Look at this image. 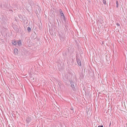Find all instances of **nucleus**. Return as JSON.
Instances as JSON below:
<instances>
[{
    "label": "nucleus",
    "instance_id": "nucleus-1",
    "mask_svg": "<svg viewBox=\"0 0 127 127\" xmlns=\"http://www.w3.org/2000/svg\"><path fill=\"white\" fill-rule=\"evenodd\" d=\"M17 44L19 46H21L22 45L21 41L20 40L17 41Z\"/></svg>",
    "mask_w": 127,
    "mask_h": 127
},
{
    "label": "nucleus",
    "instance_id": "nucleus-2",
    "mask_svg": "<svg viewBox=\"0 0 127 127\" xmlns=\"http://www.w3.org/2000/svg\"><path fill=\"white\" fill-rule=\"evenodd\" d=\"M31 121V119L29 118H27L26 119V122L28 123H29Z\"/></svg>",
    "mask_w": 127,
    "mask_h": 127
},
{
    "label": "nucleus",
    "instance_id": "nucleus-11",
    "mask_svg": "<svg viewBox=\"0 0 127 127\" xmlns=\"http://www.w3.org/2000/svg\"><path fill=\"white\" fill-rule=\"evenodd\" d=\"M59 11L61 14L63 13L62 12V11L61 9H60L59 10Z\"/></svg>",
    "mask_w": 127,
    "mask_h": 127
},
{
    "label": "nucleus",
    "instance_id": "nucleus-5",
    "mask_svg": "<svg viewBox=\"0 0 127 127\" xmlns=\"http://www.w3.org/2000/svg\"><path fill=\"white\" fill-rule=\"evenodd\" d=\"M12 44L14 45H16L17 44V41H13Z\"/></svg>",
    "mask_w": 127,
    "mask_h": 127
},
{
    "label": "nucleus",
    "instance_id": "nucleus-3",
    "mask_svg": "<svg viewBox=\"0 0 127 127\" xmlns=\"http://www.w3.org/2000/svg\"><path fill=\"white\" fill-rule=\"evenodd\" d=\"M18 51V50L17 48H15L14 49V53L15 54H17Z\"/></svg>",
    "mask_w": 127,
    "mask_h": 127
},
{
    "label": "nucleus",
    "instance_id": "nucleus-7",
    "mask_svg": "<svg viewBox=\"0 0 127 127\" xmlns=\"http://www.w3.org/2000/svg\"><path fill=\"white\" fill-rule=\"evenodd\" d=\"M61 16L62 17H63L64 18V14L63 13L61 14Z\"/></svg>",
    "mask_w": 127,
    "mask_h": 127
},
{
    "label": "nucleus",
    "instance_id": "nucleus-8",
    "mask_svg": "<svg viewBox=\"0 0 127 127\" xmlns=\"http://www.w3.org/2000/svg\"><path fill=\"white\" fill-rule=\"evenodd\" d=\"M77 61L78 64H81L80 61L79 59H77Z\"/></svg>",
    "mask_w": 127,
    "mask_h": 127
},
{
    "label": "nucleus",
    "instance_id": "nucleus-4",
    "mask_svg": "<svg viewBox=\"0 0 127 127\" xmlns=\"http://www.w3.org/2000/svg\"><path fill=\"white\" fill-rule=\"evenodd\" d=\"M70 82L71 85V86L72 88L73 89H74L75 88V86L73 84V82H71V81H70Z\"/></svg>",
    "mask_w": 127,
    "mask_h": 127
},
{
    "label": "nucleus",
    "instance_id": "nucleus-10",
    "mask_svg": "<svg viewBox=\"0 0 127 127\" xmlns=\"http://www.w3.org/2000/svg\"><path fill=\"white\" fill-rule=\"evenodd\" d=\"M103 3L105 5H106V1L105 0H103Z\"/></svg>",
    "mask_w": 127,
    "mask_h": 127
},
{
    "label": "nucleus",
    "instance_id": "nucleus-12",
    "mask_svg": "<svg viewBox=\"0 0 127 127\" xmlns=\"http://www.w3.org/2000/svg\"><path fill=\"white\" fill-rule=\"evenodd\" d=\"M98 127H103V126L102 125L99 126H98Z\"/></svg>",
    "mask_w": 127,
    "mask_h": 127
},
{
    "label": "nucleus",
    "instance_id": "nucleus-9",
    "mask_svg": "<svg viewBox=\"0 0 127 127\" xmlns=\"http://www.w3.org/2000/svg\"><path fill=\"white\" fill-rule=\"evenodd\" d=\"M27 30H28V31L29 32H30L31 30V28L29 27H28V28Z\"/></svg>",
    "mask_w": 127,
    "mask_h": 127
},
{
    "label": "nucleus",
    "instance_id": "nucleus-14",
    "mask_svg": "<svg viewBox=\"0 0 127 127\" xmlns=\"http://www.w3.org/2000/svg\"><path fill=\"white\" fill-rule=\"evenodd\" d=\"M79 66H81V64H78Z\"/></svg>",
    "mask_w": 127,
    "mask_h": 127
},
{
    "label": "nucleus",
    "instance_id": "nucleus-6",
    "mask_svg": "<svg viewBox=\"0 0 127 127\" xmlns=\"http://www.w3.org/2000/svg\"><path fill=\"white\" fill-rule=\"evenodd\" d=\"M116 7L117 8H118V7L119 5H118V2L117 0L116 1Z\"/></svg>",
    "mask_w": 127,
    "mask_h": 127
},
{
    "label": "nucleus",
    "instance_id": "nucleus-13",
    "mask_svg": "<svg viewBox=\"0 0 127 127\" xmlns=\"http://www.w3.org/2000/svg\"><path fill=\"white\" fill-rule=\"evenodd\" d=\"M117 25L118 26H120V24H118V23L117 24Z\"/></svg>",
    "mask_w": 127,
    "mask_h": 127
}]
</instances>
